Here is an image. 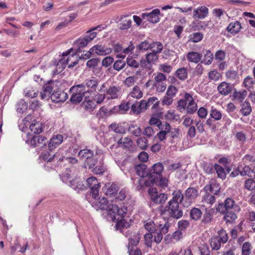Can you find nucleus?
<instances>
[{
  "mask_svg": "<svg viewBox=\"0 0 255 255\" xmlns=\"http://www.w3.org/2000/svg\"><path fill=\"white\" fill-rule=\"evenodd\" d=\"M201 255H210V251L207 245L205 243L202 244L199 247Z\"/></svg>",
  "mask_w": 255,
  "mask_h": 255,
  "instance_id": "nucleus-63",
  "label": "nucleus"
},
{
  "mask_svg": "<svg viewBox=\"0 0 255 255\" xmlns=\"http://www.w3.org/2000/svg\"><path fill=\"white\" fill-rule=\"evenodd\" d=\"M136 142L137 146L141 149H146L148 147V140L145 137H139Z\"/></svg>",
  "mask_w": 255,
  "mask_h": 255,
  "instance_id": "nucleus-51",
  "label": "nucleus"
},
{
  "mask_svg": "<svg viewBox=\"0 0 255 255\" xmlns=\"http://www.w3.org/2000/svg\"><path fill=\"white\" fill-rule=\"evenodd\" d=\"M146 102L149 107L152 105V108H156L158 106L159 103L158 99L155 97H152L148 98Z\"/></svg>",
  "mask_w": 255,
  "mask_h": 255,
  "instance_id": "nucleus-62",
  "label": "nucleus"
},
{
  "mask_svg": "<svg viewBox=\"0 0 255 255\" xmlns=\"http://www.w3.org/2000/svg\"><path fill=\"white\" fill-rule=\"evenodd\" d=\"M252 245L249 242L243 244L242 250V255H250L251 253Z\"/></svg>",
  "mask_w": 255,
  "mask_h": 255,
  "instance_id": "nucleus-53",
  "label": "nucleus"
},
{
  "mask_svg": "<svg viewBox=\"0 0 255 255\" xmlns=\"http://www.w3.org/2000/svg\"><path fill=\"white\" fill-rule=\"evenodd\" d=\"M247 93L246 91L237 92L235 91L233 94L234 98L242 102L244 100L247 96Z\"/></svg>",
  "mask_w": 255,
  "mask_h": 255,
  "instance_id": "nucleus-55",
  "label": "nucleus"
},
{
  "mask_svg": "<svg viewBox=\"0 0 255 255\" xmlns=\"http://www.w3.org/2000/svg\"><path fill=\"white\" fill-rule=\"evenodd\" d=\"M133 144V141L129 137L121 138L117 141V146L124 149L130 148Z\"/></svg>",
  "mask_w": 255,
  "mask_h": 255,
  "instance_id": "nucleus-23",
  "label": "nucleus"
},
{
  "mask_svg": "<svg viewBox=\"0 0 255 255\" xmlns=\"http://www.w3.org/2000/svg\"><path fill=\"white\" fill-rule=\"evenodd\" d=\"M27 108V104L24 100L21 99L17 104L16 111L22 114Z\"/></svg>",
  "mask_w": 255,
  "mask_h": 255,
  "instance_id": "nucleus-49",
  "label": "nucleus"
},
{
  "mask_svg": "<svg viewBox=\"0 0 255 255\" xmlns=\"http://www.w3.org/2000/svg\"><path fill=\"white\" fill-rule=\"evenodd\" d=\"M127 215V208H124L119 209L113 215V219L117 220V224L116 225L117 230L122 231L124 228H128L130 226L129 219L126 218Z\"/></svg>",
  "mask_w": 255,
  "mask_h": 255,
  "instance_id": "nucleus-2",
  "label": "nucleus"
},
{
  "mask_svg": "<svg viewBox=\"0 0 255 255\" xmlns=\"http://www.w3.org/2000/svg\"><path fill=\"white\" fill-rule=\"evenodd\" d=\"M158 52H152L145 55V59H140V67L147 70H150L152 66L155 64L158 59L157 54Z\"/></svg>",
  "mask_w": 255,
  "mask_h": 255,
  "instance_id": "nucleus-5",
  "label": "nucleus"
},
{
  "mask_svg": "<svg viewBox=\"0 0 255 255\" xmlns=\"http://www.w3.org/2000/svg\"><path fill=\"white\" fill-rule=\"evenodd\" d=\"M214 209H211L209 211L206 212L203 216L202 222L203 224H207L211 222L212 220V214L214 212Z\"/></svg>",
  "mask_w": 255,
  "mask_h": 255,
  "instance_id": "nucleus-52",
  "label": "nucleus"
},
{
  "mask_svg": "<svg viewBox=\"0 0 255 255\" xmlns=\"http://www.w3.org/2000/svg\"><path fill=\"white\" fill-rule=\"evenodd\" d=\"M252 111V107L249 102L245 101L242 104L241 112L244 116H249Z\"/></svg>",
  "mask_w": 255,
  "mask_h": 255,
  "instance_id": "nucleus-38",
  "label": "nucleus"
},
{
  "mask_svg": "<svg viewBox=\"0 0 255 255\" xmlns=\"http://www.w3.org/2000/svg\"><path fill=\"white\" fill-rule=\"evenodd\" d=\"M30 128L31 131L35 134H39L43 131V125L41 123L35 122L30 125Z\"/></svg>",
  "mask_w": 255,
  "mask_h": 255,
  "instance_id": "nucleus-41",
  "label": "nucleus"
},
{
  "mask_svg": "<svg viewBox=\"0 0 255 255\" xmlns=\"http://www.w3.org/2000/svg\"><path fill=\"white\" fill-rule=\"evenodd\" d=\"M144 227L145 230L148 231L150 233H153L157 230L154 222L151 219L144 221Z\"/></svg>",
  "mask_w": 255,
  "mask_h": 255,
  "instance_id": "nucleus-39",
  "label": "nucleus"
},
{
  "mask_svg": "<svg viewBox=\"0 0 255 255\" xmlns=\"http://www.w3.org/2000/svg\"><path fill=\"white\" fill-rule=\"evenodd\" d=\"M172 195V198L168 201L169 202L178 203V204L180 203L183 205L184 204L182 203L184 200V195L181 190L178 189L174 190Z\"/></svg>",
  "mask_w": 255,
  "mask_h": 255,
  "instance_id": "nucleus-22",
  "label": "nucleus"
},
{
  "mask_svg": "<svg viewBox=\"0 0 255 255\" xmlns=\"http://www.w3.org/2000/svg\"><path fill=\"white\" fill-rule=\"evenodd\" d=\"M202 215V212L200 209L197 208H192L190 212V217L194 221L199 220Z\"/></svg>",
  "mask_w": 255,
  "mask_h": 255,
  "instance_id": "nucleus-37",
  "label": "nucleus"
},
{
  "mask_svg": "<svg viewBox=\"0 0 255 255\" xmlns=\"http://www.w3.org/2000/svg\"><path fill=\"white\" fill-rule=\"evenodd\" d=\"M213 60V55L211 52L209 50H206L204 53V56L201 62L205 65H210L212 63Z\"/></svg>",
  "mask_w": 255,
  "mask_h": 255,
  "instance_id": "nucleus-45",
  "label": "nucleus"
},
{
  "mask_svg": "<svg viewBox=\"0 0 255 255\" xmlns=\"http://www.w3.org/2000/svg\"><path fill=\"white\" fill-rule=\"evenodd\" d=\"M148 193L151 200L157 204H163L167 200V195L164 193H158L157 190L155 188H149Z\"/></svg>",
  "mask_w": 255,
  "mask_h": 255,
  "instance_id": "nucleus-8",
  "label": "nucleus"
},
{
  "mask_svg": "<svg viewBox=\"0 0 255 255\" xmlns=\"http://www.w3.org/2000/svg\"><path fill=\"white\" fill-rule=\"evenodd\" d=\"M135 170L137 174L141 177H147L148 178L149 171L147 170V167L143 164L137 165L135 167Z\"/></svg>",
  "mask_w": 255,
  "mask_h": 255,
  "instance_id": "nucleus-25",
  "label": "nucleus"
},
{
  "mask_svg": "<svg viewBox=\"0 0 255 255\" xmlns=\"http://www.w3.org/2000/svg\"><path fill=\"white\" fill-rule=\"evenodd\" d=\"M118 21L119 22V28L122 30L128 29L131 26L132 20L129 17V15H121L119 17Z\"/></svg>",
  "mask_w": 255,
  "mask_h": 255,
  "instance_id": "nucleus-10",
  "label": "nucleus"
},
{
  "mask_svg": "<svg viewBox=\"0 0 255 255\" xmlns=\"http://www.w3.org/2000/svg\"><path fill=\"white\" fill-rule=\"evenodd\" d=\"M70 50L66 53H63V56H67L69 55L66 60L65 59V58H61L57 63L56 65L57 70L59 69V72L65 69L67 64L69 65L68 67L69 68H72L74 67L78 63V59L77 55L75 54H70Z\"/></svg>",
  "mask_w": 255,
  "mask_h": 255,
  "instance_id": "nucleus-4",
  "label": "nucleus"
},
{
  "mask_svg": "<svg viewBox=\"0 0 255 255\" xmlns=\"http://www.w3.org/2000/svg\"><path fill=\"white\" fill-rule=\"evenodd\" d=\"M159 9L156 8L153 9L151 12L142 13L141 16L142 19H145L151 23H155L159 21Z\"/></svg>",
  "mask_w": 255,
  "mask_h": 255,
  "instance_id": "nucleus-9",
  "label": "nucleus"
},
{
  "mask_svg": "<svg viewBox=\"0 0 255 255\" xmlns=\"http://www.w3.org/2000/svg\"><path fill=\"white\" fill-rule=\"evenodd\" d=\"M227 81L232 82L236 81L238 77V72L235 70H229L226 73Z\"/></svg>",
  "mask_w": 255,
  "mask_h": 255,
  "instance_id": "nucleus-48",
  "label": "nucleus"
},
{
  "mask_svg": "<svg viewBox=\"0 0 255 255\" xmlns=\"http://www.w3.org/2000/svg\"><path fill=\"white\" fill-rule=\"evenodd\" d=\"M236 212L232 210L226 211V213L224 212V220L226 221V223H232L237 219Z\"/></svg>",
  "mask_w": 255,
  "mask_h": 255,
  "instance_id": "nucleus-31",
  "label": "nucleus"
},
{
  "mask_svg": "<svg viewBox=\"0 0 255 255\" xmlns=\"http://www.w3.org/2000/svg\"><path fill=\"white\" fill-rule=\"evenodd\" d=\"M103 190L106 195L113 196L117 194L119 190V187L117 184L114 183H108L105 185Z\"/></svg>",
  "mask_w": 255,
  "mask_h": 255,
  "instance_id": "nucleus-12",
  "label": "nucleus"
},
{
  "mask_svg": "<svg viewBox=\"0 0 255 255\" xmlns=\"http://www.w3.org/2000/svg\"><path fill=\"white\" fill-rule=\"evenodd\" d=\"M109 128L117 133L124 134L126 133V129L122 124L112 123L110 125Z\"/></svg>",
  "mask_w": 255,
  "mask_h": 255,
  "instance_id": "nucleus-29",
  "label": "nucleus"
},
{
  "mask_svg": "<svg viewBox=\"0 0 255 255\" xmlns=\"http://www.w3.org/2000/svg\"><path fill=\"white\" fill-rule=\"evenodd\" d=\"M203 38V34L200 32L191 34L189 37V41L197 43L200 41Z\"/></svg>",
  "mask_w": 255,
  "mask_h": 255,
  "instance_id": "nucleus-46",
  "label": "nucleus"
},
{
  "mask_svg": "<svg viewBox=\"0 0 255 255\" xmlns=\"http://www.w3.org/2000/svg\"><path fill=\"white\" fill-rule=\"evenodd\" d=\"M170 136L172 139L179 138L181 137L180 130L178 128H171L170 131L169 132Z\"/></svg>",
  "mask_w": 255,
  "mask_h": 255,
  "instance_id": "nucleus-61",
  "label": "nucleus"
},
{
  "mask_svg": "<svg viewBox=\"0 0 255 255\" xmlns=\"http://www.w3.org/2000/svg\"><path fill=\"white\" fill-rule=\"evenodd\" d=\"M47 138L42 135H35L29 141V143L32 146L35 147L40 144H45Z\"/></svg>",
  "mask_w": 255,
  "mask_h": 255,
  "instance_id": "nucleus-24",
  "label": "nucleus"
},
{
  "mask_svg": "<svg viewBox=\"0 0 255 255\" xmlns=\"http://www.w3.org/2000/svg\"><path fill=\"white\" fill-rule=\"evenodd\" d=\"M84 84L85 86V87H87L88 88L96 90V88L98 86L99 81L95 77H92L91 79H86Z\"/></svg>",
  "mask_w": 255,
  "mask_h": 255,
  "instance_id": "nucleus-33",
  "label": "nucleus"
},
{
  "mask_svg": "<svg viewBox=\"0 0 255 255\" xmlns=\"http://www.w3.org/2000/svg\"><path fill=\"white\" fill-rule=\"evenodd\" d=\"M158 128L160 129V131H163L167 133H169L171 128L170 124L166 122L163 123H161Z\"/></svg>",
  "mask_w": 255,
  "mask_h": 255,
  "instance_id": "nucleus-60",
  "label": "nucleus"
},
{
  "mask_svg": "<svg viewBox=\"0 0 255 255\" xmlns=\"http://www.w3.org/2000/svg\"><path fill=\"white\" fill-rule=\"evenodd\" d=\"M163 170V166L160 162L154 164L149 170L148 179L144 181L146 186H150L162 176Z\"/></svg>",
  "mask_w": 255,
  "mask_h": 255,
  "instance_id": "nucleus-3",
  "label": "nucleus"
},
{
  "mask_svg": "<svg viewBox=\"0 0 255 255\" xmlns=\"http://www.w3.org/2000/svg\"><path fill=\"white\" fill-rule=\"evenodd\" d=\"M152 52L160 53L163 49V46L159 42H154L149 43V48Z\"/></svg>",
  "mask_w": 255,
  "mask_h": 255,
  "instance_id": "nucleus-47",
  "label": "nucleus"
},
{
  "mask_svg": "<svg viewBox=\"0 0 255 255\" xmlns=\"http://www.w3.org/2000/svg\"><path fill=\"white\" fill-rule=\"evenodd\" d=\"M201 55L197 52H190L187 53L186 57L190 62L198 63L201 59Z\"/></svg>",
  "mask_w": 255,
  "mask_h": 255,
  "instance_id": "nucleus-28",
  "label": "nucleus"
},
{
  "mask_svg": "<svg viewBox=\"0 0 255 255\" xmlns=\"http://www.w3.org/2000/svg\"><path fill=\"white\" fill-rule=\"evenodd\" d=\"M220 185L215 182L211 181L209 184L206 185L204 188L205 192H210L214 195H218L220 191Z\"/></svg>",
  "mask_w": 255,
  "mask_h": 255,
  "instance_id": "nucleus-16",
  "label": "nucleus"
},
{
  "mask_svg": "<svg viewBox=\"0 0 255 255\" xmlns=\"http://www.w3.org/2000/svg\"><path fill=\"white\" fill-rule=\"evenodd\" d=\"M84 109L88 112H93L97 107V104L89 97L85 96V100L82 104Z\"/></svg>",
  "mask_w": 255,
  "mask_h": 255,
  "instance_id": "nucleus-21",
  "label": "nucleus"
},
{
  "mask_svg": "<svg viewBox=\"0 0 255 255\" xmlns=\"http://www.w3.org/2000/svg\"><path fill=\"white\" fill-rule=\"evenodd\" d=\"M68 98L67 93L61 90L55 91L51 95V100L55 103L65 102Z\"/></svg>",
  "mask_w": 255,
  "mask_h": 255,
  "instance_id": "nucleus-13",
  "label": "nucleus"
},
{
  "mask_svg": "<svg viewBox=\"0 0 255 255\" xmlns=\"http://www.w3.org/2000/svg\"><path fill=\"white\" fill-rule=\"evenodd\" d=\"M128 131L135 136H139L141 135V129L136 125L131 124L128 128Z\"/></svg>",
  "mask_w": 255,
  "mask_h": 255,
  "instance_id": "nucleus-44",
  "label": "nucleus"
},
{
  "mask_svg": "<svg viewBox=\"0 0 255 255\" xmlns=\"http://www.w3.org/2000/svg\"><path fill=\"white\" fill-rule=\"evenodd\" d=\"M241 28L242 26L240 22L235 21L229 24L227 28V30L231 33L236 34L240 31Z\"/></svg>",
  "mask_w": 255,
  "mask_h": 255,
  "instance_id": "nucleus-26",
  "label": "nucleus"
},
{
  "mask_svg": "<svg viewBox=\"0 0 255 255\" xmlns=\"http://www.w3.org/2000/svg\"><path fill=\"white\" fill-rule=\"evenodd\" d=\"M239 170L240 171V173L242 176H248L250 177H253L252 169L249 165L239 166Z\"/></svg>",
  "mask_w": 255,
  "mask_h": 255,
  "instance_id": "nucleus-43",
  "label": "nucleus"
},
{
  "mask_svg": "<svg viewBox=\"0 0 255 255\" xmlns=\"http://www.w3.org/2000/svg\"><path fill=\"white\" fill-rule=\"evenodd\" d=\"M175 75L180 80L184 81L188 78V72L187 69L182 67L177 69Z\"/></svg>",
  "mask_w": 255,
  "mask_h": 255,
  "instance_id": "nucleus-35",
  "label": "nucleus"
},
{
  "mask_svg": "<svg viewBox=\"0 0 255 255\" xmlns=\"http://www.w3.org/2000/svg\"><path fill=\"white\" fill-rule=\"evenodd\" d=\"M112 48L107 47L102 45H96L91 48V51L98 55L105 56L109 54L112 52Z\"/></svg>",
  "mask_w": 255,
  "mask_h": 255,
  "instance_id": "nucleus-11",
  "label": "nucleus"
},
{
  "mask_svg": "<svg viewBox=\"0 0 255 255\" xmlns=\"http://www.w3.org/2000/svg\"><path fill=\"white\" fill-rule=\"evenodd\" d=\"M109 202L105 197L99 198L98 200L92 202V206L97 210H105L108 208Z\"/></svg>",
  "mask_w": 255,
  "mask_h": 255,
  "instance_id": "nucleus-15",
  "label": "nucleus"
},
{
  "mask_svg": "<svg viewBox=\"0 0 255 255\" xmlns=\"http://www.w3.org/2000/svg\"><path fill=\"white\" fill-rule=\"evenodd\" d=\"M60 155V151H58L54 154H51L49 151L43 152L41 154V158L43 160L47 161V162H51L55 158V157H58Z\"/></svg>",
  "mask_w": 255,
  "mask_h": 255,
  "instance_id": "nucleus-36",
  "label": "nucleus"
},
{
  "mask_svg": "<svg viewBox=\"0 0 255 255\" xmlns=\"http://www.w3.org/2000/svg\"><path fill=\"white\" fill-rule=\"evenodd\" d=\"M143 96V92L140 88L137 86H135L128 96V98L131 97L136 99H139Z\"/></svg>",
  "mask_w": 255,
  "mask_h": 255,
  "instance_id": "nucleus-32",
  "label": "nucleus"
},
{
  "mask_svg": "<svg viewBox=\"0 0 255 255\" xmlns=\"http://www.w3.org/2000/svg\"><path fill=\"white\" fill-rule=\"evenodd\" d=\"M198 195V192L194 187L187 188L185 192V199L187 200H193Z\"/></svg>",
  "mask_w": 255,
  "mask_h": 255,
  "instance_id": "nucleus-27",
  "label": "nucleus"
},
{
  "mask_svg": "<svg viewBox=\"0 0 255 255\" xmlns=\"http://www.w3.org/2000/svg\"><path fill=\"white\" fill-rule=\"evenodd\" d=\"M105 93L108 100L120 99L123 95L122 87L118 85H112L106 88Z\"/></svg>",
  "mask_w": 255,
  "mask_h": 255,
  "instance_id": "nucleus-6",
  "label": "nucleus"
},
{
  "mask_svg": "<svg viewBox=\"0 0 255 255\" xmlns=\"http://www.w3.org/2000/svg\"><path fill=\"white\" fill-rule=\"evenodd\" d=\"M154 86L156 88L158 92H163L166 88V84L165 82L155 83Z\"/></svg>",
  "mask_w": 255,
  "mask_h": 255,
  "instance_id": "nucleus-64",
  "label": "nucleus"
},
{
  "mask_svg": "<svg viewBox=\"0 0 255 255\" xmlns=\"http://www.w3.org/2000/svg\"><path fill=\"white\" fill-rule=\"evenodd\" d=\"M126 63L128 66L134 69H137L140 66V61L138 62L132 56H128L126 58Z\"/></svg>",
  "mask_w": 255,
  "mask_h": 255,
  "instance_id": "nucleus-40",
  "label": "nucleus"
},
{
  "mask_svg": "<svg viewBox=\"0 0 255 255\" xmlns=\"http://www.w3.org/2000/svg\"><path fill=\"white\" fill-rule=\"evenodd\" d=\"M72 95L70 97V101L75 104L80 103L83 100V97L85 96L80 94L71 93Z\"/></svg>",
  "mask_w": 255,
  "mask_h": 255,
  "instance_id": "nucleus-50",
  "label": "nucleus"
},
{
  "mask_svg": "<svg viewBox=\"0 0 255 255\" xmlns=\"http://www.w3.org/2000/svg\"><path fill=\"white\" fill-rule=\"evenodd\" d=\"M165 210L169 212L170 217L178 219L182 217L183 213L178 203L168 202Z\"/></svg>",
  "mask_w": 255,
  "mask_h": 255,
  "instance_id": "nucleus-7",
  "label": "nucleus"
},
{
  "mask_svg": "<svg viewBox=\"0 0 255 255\" xmlns=\"http://www.w3.org/2000/svg\"><path fill=\"white\" fill-rule=\"evenodd\" d=\"M106 98H107V97L105 94H103L97 93L93 97V101H94L95 103L96 102L97 105H100L103 103Z\"/></svg>",
  "mask_w": 255,
  "mask_h": 255,
  "instance_id": "nucleus-56",
  "label": "nucleus"
},
{
  "mask_svg": "<svg viewBox=\"0 0 255 255\" xmlns=\"http://www.w3.org/2000/svg\"><path fill=\"white\" fill-rule=\"evenodd\" d=\"M139 240L140 238L139 237L138 235L133 236L132 238H129L128 239L129 242L128 246V252H130V251H132V250H135L134 248L138 244Z\"/></svg>",
  "mask_w": 255,
  "mask_h": 255,
  "instance_id": "nucleus-34",
  "label": "nucleus"
},
{
  "mask_svg": "<svg viewBox=\"0 0 255 255\" xmlns=\"http://www.w3.org/2000/svg\"><path fill=\"white\" fill-rule=\"evenodd\" d=\"M78 156L81 159L84 160L85 167L89 169L94 167L98 162V158L94 156V151L87 148L81 149Z\"/></svg>",
  "mask_w": 255,
  "mask_h": 255,
  "instance_id": "nucleus-1",
  "label": "nucleus"
},
{
  "mask_svg": "<svg viewBox=\"0 0 255 255\" xmlns=\"http://www.w3.org/2000/svg\"><path fill=\"white\" fill-rule=\"evenodd\" d=\"M197 110V104L194 102L193 103H188L186 107L187 113L192 114L194 113Z\"/></svg>",
  "mask_w": 255,
  "mask_h": 255,
  "instance_id": "nucleus-59",
  "label": "nucleus"
},
{
  "mask_svg": "<svg viewBox=\"0 0 255 255\" xmlns=\"http://www.w3.org/2000/svg\"><path fill=\"white\" fill-rule=\"evenodd\" d=\"M70 92L73 93L80 94L83 96H86V94L90 93L92 91L86 90L85 86L84 84H78L73 86L70 89Z\"/></svg>",
  "mask_w": 255,
  "mask_h": 255,
  "instance_id": "nucleus-20",
  "label": "nucleus"
},
{
  "mask_svg": "<svg viewBox=\"0 0 255 255\" xmlns=\"http://www.w3.org/2000/svg\"><path fill=\"white\" fill-rule=\"evenodd\" d=\"M208 13V9L205 6H202L194 10L193 16L194 18L203 19Z\"/></svg>",
  "mask_w": 255,
  "mask_h": 255,
  "instance_id": "nucleus-18",
  "label": "nucleus"
},
{
  "mask_svg": "<svg viewBox=\"0 0 255 255\" xmlns=\"http://www.w3.org/2000/svg\"><path fill=\"white\" fill-rule=\"evenodd\" d=\"M126 61L123 60H117L114 62L113 68L115 70L120 71L126 66Z\"/></svg>",
  "mask_w": 255,
  "mask_h": 255,
  "instance_id": "nucleus-54",
  "label": "nucleus"
},
{
  "mask_svg": "<svg viewBox=\"0 0 255 255\" xmlns=\"http://www.w3.org/2000/svg\"><path fill=\"white\" fill-rule=\"evenodd\" d=\"M63 140V137L61 134L53 135L50 139L48 143V146L50 151L55 149L57 146L60 144Z\"/></svg>",
  "mask_w": 255,
  "mask_h": 255,
  "instance_id": "nucleus-17",
  "label": "nucleus"
},
{
  "mask_svg": "<svg viewBox=\"0 0 255 255\" xmlns=\"http://www.w3.org/2000/svg\"><path fill=\"white\" fill-rule=\"evenodd\" d=\"M53 83L52 82L45 84L43 86V90L41 92L40 97L42 100H48L51 98L52 92L53 90Z\"/></svg>",
  "mask_w": 255,
  "mask_h": 255,
  "instance_id": "nucleus-14",
  "label": "nucleus"
},
{
  "mask_svg": "<svg viewBox=\"0 0 255 255\" xmlns=\"http://www.w3.org/2000/svg\"><path fill=\"white\" fill-rule=\"evenodd\" d=\"M224 207L226 211L232 210L234 212H239L240 207L235 203V200L231 197L228 198L224 201Z\"/></svg>",
  "mask_w": 255,
  "mask_h": 255,
  "instance_id": "nucleus-19",
  "label": "nucleus"
},
{
  "mask_svg": "<svg viewBox=\"0 0 255 255\" xmlns=\"http://www.w3.org/2000/svg\"><path fill=\"white\" fill-rule=\"evenodd\" d=\"M245 188L248 190H253L255 188V181L253 179H248L245 182Z\"/></svg>",
  "mask_w": 255,
  "mask_h": 255,
  "instance_id": "nucleus-58",
  "label": "nucleus"
},
{
  "mask_svg": "<svg viewBox=\"0 0 255 255\" xmlns=\"http://www.w3.org/2000/svg\"><path fill=\"white\" fill-rule=\"evenodd\" d=\"M223 241V238L220 237L212 238L210 241V245L212 249L215 251L219 250L221 247V243Z\"/></svg>",
  "mask_w": 255,
  "mask_h": 255,
  "instance_id": "nucleus-30",
  "label": "nucleus"
},
{
  "mask_svg": "<svg viewBox=\"0 0 255 255\" xmlns=\"http://www.w3.org/2000/svg\"><path fill=\"white\" fill-rule=\"evenodd\" d=\"M216 198L214 195L211 194L210 192H205L202 198V201L207 204L213 205L215 202Z\"/></svg>",
  "mask_w": 255,
  "mask_h": 255,
  "instance_id": "nucleus-42",
  "label": "nucleus"
},
{
  "mask_svg": "<svg viewBox=\"0 0 255 255\" xmlns=\"http://www.w3.org/2000/svg\"><path fill=\"white\" fill-rule=\"evenodd\" d=\"M178 92L177 88L174 86L170 85L168 87L167 89L166 94L168 96L171 97L173 98L175 96L177 93Z\"/></svg>",
  "mask_w": 255,
  "mask_h": 255,
  "instance_id": "nucleus-57",
  "label": "nucleus"
}]
</instances>
